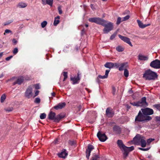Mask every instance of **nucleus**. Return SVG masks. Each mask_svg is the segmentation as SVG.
<instances>
[{"instance_id":"obj_47","label":"nucleus","mask_w":160,"mask_h":160,"mask_svg":"<svg viewBox=\"0 0 160 160\" xmlns=\"http://www.w3.org/2000/svg\"><path fill=\"white\" fill-rule=\"evenodd\" d=\"M58 11L59 13L61 14L62 13V10L61 7L59 6L58 7Z\"/></svg>"},{"instance_id":"obj_52","label":"nucleus","mask_w":160,"mask_h":160,"mask_svg":"<svg viewBox=\"0 0 160 160\" xmlns=\"http://www.w3.org/2000/svg\"><path fill=\"white\" fill-rule=\"evenodd\" d=\"M129 152L131 151L134 149V147L133 146H132L130 147H128Z\"/></svg>"},{"instance_id":"obj_56","label":"nucleus","mask_w":160,"mask_h":160,"mask_svg":"<svg viewBox=\"0 0 160 160\" xmlns=\"http://www.w3.org/2000/svg\"><path fill=\"white\" fill-rule=\"evenodd\" d=\"M13 57V56H11L9 57H8L7 58H6L5 59V60L7 61H9L11 58H12V57Z\"/></svg>"},{"instance_id":"obj_48","label":"nucleus","mask_w":160,"mask_h":160,"mask_svg":"<svg viewBox=\"0 0 160 160\" xmlns=\"http://www.w3.org/2000/svg\"><path fill=\"white\" fill-rule=\"evenodd\" d=\"M18 49L17 48H15L13 49V53L14 54H16L18 53Z\"/></svg>"},{"instance_id":"obj_14","label":"nucleus","mask_w":160,"mask_h":160,"mask_svg":"<svg viewBox=\"0 0 160 160\" xmlns=\"http://www.w3.org/2000/svg\"><path fill=\"white\" fill-rule=\"evenodd\" d=\"M24 80H29V79H26L23 77H20L18 78L17 80L13 83V85H14L16 84L20 85Z\"/></svg>"},{"instance_id":"obj_60","label":"nucleus","mask_w":160,"mask_h":160,"mask_svg":"<svg viewBox=\"0 0 160 160\" xmlns=\"http://www.w3.org/2000/svg\"><path fill=\"white\" fill-rule=\"evenodd\" d=\"M69 143L71 145H74L75 144V142L74 141H70L69 142Z\"/></svg>"},{"instance_id":"obj_51","label":"nucleus","mask_w":160,"mask_h":160,"mask_svg":"<svg viewBox=\"0 0 160 160\" xmlns=\"http://www.w3.org/2000/svg\"><path fill=\"white\" fill-rule=\"evenodd\" d=\"M116 34L115 33H114L113 34H112L110 37V39L111 40H112L116 36Z\"/></svg>"},{"instance_id":"obj_3","label":"nucleus","mask_w":160,"mask_h":160,"mask_svg":"<svg viewBox=\"0 0 160 160\" xmlns=\"http://www.w3.org/2000/svg\"><path fill=\"white\" fill-rule=\"evenodd\" d=\"M101 25L104 27L103 30V31L104 33H108L112 30L113 28L112 23L104 20H103Z\"/></svg>"},{"instance_id":"obj_33","label":"nucleus","mask_w":160,"mask_h":160,"mask_svg":"<svg viewBox=\"0 0 160 160\" xmlns=\"http://www.w3.org/2000/svg\"><path fill=\"white\" fill-rule=\"evenodd\" d=\"M6 98V95L4 94H3L2 95V96L1 97V99H0L1 102L2 103L3 102H4V101H5V100Z\"/></svg>"},{"instance_id":"obj_42","label":"nucleus","mask_w":160,"mask_h":160,"mask_svg":"<svg viewBox=\"0 0 160 160\" xmlns=\"http://www.w3.org/2000/svg\"><path fill=\"white\" fill-rule=\"evenodd\" d=\"M154 140V139L151 138L148 139L147 140V143L148 144H149L152 142Z\"/></svg>"},{"instance_id":"obj_35","label":"nucleus","mask_w":160,"mask_h":160,"mask_svg":"<svg viewBox=\"0 0 160 160\" xmlns=\"http://www.w3.org/2000/svg\"><path fill=\"white\" fill-rule=\"evenodd\" d=\"M47 22L46 21H45L42 22L41 24V25L42 28H44L47 25Z\"/></svg>"},{"instance_id":"obj_55","label":"nucleus","mask_w":160,"mask_h":160,"mask_svg":"<svg viewBox=\"0 0 160 160\" xmlns=\"http://www.w3.org/2000/svg\"><path fill=\"white\" fill-rule=\"evenodd\" d=\"M40 102V99L39 98H36L35 101V102L36 103H38Z\"/></svg>"},{"instance_id":"obj_57","label":"nucleus","mask_w":160,"mask_h":160,"mask_svg":"<svg viewBox=\"0 0 160 160\" xmlns=\"http://www.w3.org/2000/svg\"><path fill=\"white\" fill-rule=\"evenodd\" d=\"M90 7L92 10H94L95 9V8L94 5L93 4H91L90 5Z\"/></svg>"},{"instance_id":"obj_30","label":"nucleus","mask_w":160,"mask_h":160,"mask_svg":"<svg viewBox=\"0 0 160 160\" xmlns=\"http://www.w3.org/2000/svg\"><path fill=\"white\" fill-rule=\"evenodd\" d=\"M116 50L118 52H122L123 51L124 48L121 46H119L116 48Z\"/></svg>"},{"instance_id":"obj_46","label":"nucleus","mask_w":160,"mask_h":160,"mask_svg":"<svg viewBox=\"0 0 160 160\" xmlns=\"http://www.w3.org/2000/svg\"><path fill=\"white\" fill-rule=\"evenodd\" d=\"M13 109L12 108H5V110L7 111L10 112L12 111Z\"/></svg>"},{"instance_id":"obj_11","label":"nucleus","mask_w":160,"mask_h":160,"mask_svg":"<svg viewBox=\"0 0 160 160\" xmlns=\"http://www.w3.org/2000/svg\"><path fill=\"white\" fill-rule=\"evenodd\" d=\"M94 149V147L91 144L88 145L86 152V157L88 159H89L91 152Z\"/></svg>"},{"instance_id":"obj_10","label":"nucleus","mask_w":160,"mask_h":160,"mask_svg":"<svg viewBox=\"0 0 160 160\" xmlns=\"http://www.w3.org/2000/svg\"><path fill=\"white\" fill-rule=\"evenodd\" d=\"M97 136L99 140L101 142H104L107 139V137L105 134L102 133L100 132H99L98 133Z\"/></svg>"},{"instance_id":"obj_32","label":"nucleus","mask_w":160,"mask_h":160,"mask_svg":"<svg viewBox=\"0 0 160 160\" xmlns=\"http://www.w3.org/2000/svg\"><path fill=\"white\" fill-rule=\"evenodd\" d=\"M107 77L105 76V75L103 76H101V75H99L98 77H97V82H99V78H101V79H105L107 78Z\"/></svg>"},{"instance_id":"obj_24","label":"nucleus","mask_w":160,"mask_h":160,"mask_svg":"<svg viewBox=\"0 0 160 160\" xmlns=\"http://www.w3.org/2000/svg\"><path fill=\"white\" fill-rule=\"evenodd\" d=\"M104 66L105 68L109 69L112 68L113 67V63L112 62H107Z\"/></svg>"},{"instance_id":"obj_1","label":"nucleus","mask_w":160,"mask_h":160,"mask_svg":"<svg viewBox=\"0 0 160 160\" xmlns=\"http://www.w3.org/2000/svg\"><path fill=\"white\" fill-rule=\"evenodd\" d=\"M143 77L146 80H155L158 77L157 73L149 69L146 70L143 74Z\"/></svg>"},{"instance_id":"obj_12","label":"nucleus","mask_w":160,"mask_h":160,"mask_svg":"<svg viewBox=\"0 0 160 160\" xmlns=\"http://www.w3.org/2000/svg\"><path fill=\"white\" fill-rule=\"evenodd\" d=\"M143 138L144 137L138 134L134 138L133 140L135 144L139 145L141 141V140H142Z\"/></svg>"},{"instance_id":"obj_31","label":"nucleus","mask_w":160,"mask_h":160,"mask_svg":"<svg viewBox=\"0 0 160 160\" xmlns=\"http://www.w3.org/2000/svg\"><path fill=\"white\" fill-rule=\"evenodd\" d=\"M141 143V146L142 147H146V141L144 139V137L143 138L142 140H141V141L140 142Z\"/></svg>"},{"instance_id":"obj_62","label":"nucleus","mask_w":160,"mask_h":160,"mask_svg":"<svg viewBox=\"0 0 160 160\" xmlns=\"http://www.w3.org/2000/svg\"><path fill=\"white\" fill-rule=\"evenodd\" d=\"M51 94L52 96L54 97L55 95V93L54 92H52L51 93Z\"/></svg>"},{"instance_id":"obj_16","label":"nucleus","mask_w":160,"mask_h":160,"mask_svg":"<svg viewBox=\"0 0 160 160\" xmlns=\"http://www.w3.org/2000/svg\"><path fill=\"white\" fill-rule=\"evenodd\" d=\"M66 105L65 102H61L59 103L57 105L54 107V108L56 110L61 109L65 107Z\"/></svg>"},{"instance_id":"obj_36","label":"nucleus","mask_w":160,"mask_h":160,"mask_svg":"<svg viewBox=\"0 0 160 160\" xmlns=\"http://www.w3.org/2000/svg\"><path fill=\"white\" fill-rule=\"evenodd\" d=\"M124 76L126 77H127L128 76V72L126 69H125L124 70Z\"/></svg>"},{"instance_id":"obj_23","label":"nucleus","mask_w":160,"mask_h":160,"mask_svg":"<svg viewBox=\"0 0 160 160\" xmlns=\"http://www.w3.org/2000/svg\"><path fill=\"white\" fill-rule=\"evenodd\" d=\"M113 131L117 134H119L121 132V130L119 127L115 126L113 128Z\"/></svg>"},{"instance_id":"obj_18","label":"nucleus","mask_w":160,"mask_h":160,"mask_svg":"<svg viewBox=\"0 0 160 160\" xmlns=\"http://www.w3.org/2000/svg\"><path fill=\"white\" fill-rule=\"evenodd\" d=\"M127 66V62L123 63L120 64L118 69L120 71H122L123 70H124L125 69H126Z\"/></svg>"},{"instance_id":"obj_37","label":"nucleus","mask_w":160,"mask_h":160,"mask_svg":"<svg viewBox=\"0 0 160 160\" xmlns=\"http://www.w3.org/2000/svg\"><path fill=\"white\" fill-rule=\"evenodd\" d=\"M13 20H9L4 23V25L6 26L7 25H8L12 23L13 22Z\"/></svg>"},{"instance_id":"obj_6","label":"nucleus","mask_w":160,"mask_h":160,"mask_svg":"<svg viewBox=\"0 0 160 160\" xmlns=\"http://www.w3.org/2000/svg\"><path fill=\"white\" fill-rule=\"evenodd\" d=\"M143 114L146 116H148V115H151L153 114V110L149 108H146L145 109H142Z\"/></svg>"},{"instance_id":"obj_53","label":"nucleus","mask_w":160,"mask_h":160,"mask_svg":"<svg viewBox=\"0 0 160 160\" xmlns=\"http://www.w3.org/2000/svg\"><path fill=\"white\" fill-rule=\"evenodd\" d=\"M110 71V70H107L105 71V76L107 78L108 76V73Z\"/></svg>"},{"instance_id":"obj_22","label":"nucleus","mask_w":160,"mask_h":160,"mask_svg":"<svg viewBox=\"0 0 160 160\" xmlns=\"http://www.w3.org/2000/svg\"><path fill=\"white\" fill-rule=\"evenodd\" d=\"M138 59L141 61H146L148 59L147 56L140 54L138 56Z\"/></svg>"},{"instance_id":"obj_28","label":"nucleus","mask_w":160,"mask_h":160,"mask_svg":"<svg viewBox=\"0 0 160 160\" xmlns=\"http://www.w3.org/2000/svg\"><path fill=\"white\" fill-rule=\"evenodd\" d=\"M27 6V4L26 3L22 2H19L18 5V7L21 8H24Z\"/></svg>"},{"instance_id":"obj_59","label":"nucleus","mask_w":160,"mask_h":160,"mask_svg":"<svg viewBox=\"0 0 160 160\" xmlns=\"http://www.w3.org/2000/svg\"><path fill=\"white\" fill-rule=\"evenodd\" d=\"M156 120L158 121H160V117L157 116L155 117Z\"/></svg>"},{"instance_id":"obj_45","label":"nucleus","mask_w":160,"mask_h":160,"mask_svg":"<svg viewBox=\"0 0 160 160\" xmlns=\"http://www.w3.org/2000/svg\"><path fill=\"white\" fill-rule=\"evenodd\" d=\"M153 106L158 110L160 109V104H156L154 105Z\"/></svg>"},{"instance_id":"obj_4","label":"nucleus","mask_w":160,"mask_h":160,"mask_svg":"<svg viewBox=\"0 0 160 160\" xmlns=\"http://www.w3.org/2000/svg\"><path fill=\"white\" fill-rule=\"evenodd\" d=\"M146 98L144 97H142L140 101L136 102H131L130 104L133 106L137 107H146L148 105V103L146 101Z\"/></svg>"},{"instance_id":"obj_20","label":"nucleus","mask_w":160,"mask_h":160,"mask_svg":"<svg viewBox=\"0 0 160 160\" xmlns=\"http://www.w3.org/2000/svg\"><path fill=\"white\" fill-rule=\"evenodd\" d=\"M42 1L44 5L47 4L51 7L52 6L53 0H46L45 1V0H42Z\"/></svg>"},{"instance_id":"obj_7","label":"nucleus","mask_w":160,"mask_h":160,"mask_svg":"<svg viewBox=\"0 0 160 160\" xmlns=\"http://www.w3.org/2000/svg\"><path fill=\"white\" fill-rule=\"evenodd\" d=\"M103 20L99 18H89L88 21L91 22H94L101 25Z\"/></svg>"},{"instance_id":"obj_39","label":"nucleus","mask_w":160,"mask_h":160,"mask_svg":"<svg viewBox=\"0 0 160 160\" xmlns=\"http://www.w3.org/2000/svg\"><path fill=\"white\" fill-rule=\"evenodd\" d=\"M129 18H130L129 16L128 15L122 18V21H126V20H128V19H129Z\"/></svg>"},{"instance_id":"obj_26","label":"nucleus","mask_w":160,"mask_h":160,"mask_svg":"<svg viewBox=\"0 0 160 160\" xmlns=\"http://www.w3.org/2000/svg\"><path fill=\"white\" fill-rule=\"evenodd\" d=\"M80 78L78 76L77 77H74L71 78V80L72 81L73 84H74L78 83V81L80 80Z\"/></svg>"},{"instance_id":"obj_49","label":"nucleus","mask_w":160,"mask_h":160,"mask_svg":"<svg viewBox=\"0 0 160 160\" xmlns=\"http://www.w3.org/2000/svg\"><path fill=\"white\" fill-rule=\"evenodd\" d=\"M39 91L38 90H37L36 91V92H35V95H33V98H34L37 96L39 93Z\"/></svg>"},{"instance_id":"obj_58","label":"nucleus","mask_w":160,"mask_h":160,"mask_svg":"<svg viewBox=\"0 0 160 160\" xmlns=\"http://www.w3.org/2000/svg\"><path fill=\"white\" fill-rule=\"evenodd\" d=\"M34 86L36 89H39V84L35 85Z\"/></svg>"},{"instance_id":"obj_34","label":"nucleus","mask_w":160,"mask_h":160,"mask_svg":"<svg viewBox=\"0 0 160 160\" xmlns=\"http://www.w3.org/2000/svg\"><path fill=\"white\" fill-rule=\"evenodd\" d=\"M92 160H100V157L98 155H94L92 157Z\"/></svg>"},{"instance_id":"obj_15","label":"nucleus","mask_w":160,"mask_h":160,"mask_svg":"<svg viewBox=\"0 0 160 160\" xmlns=\"http://www.w3.org/2000/svg\"><path fill=\"white\" fill-rule=\"evenodd\" d=\"M122 150H123V155L125 158H126L128 155L129 152L128 147L125 146V147H123Z\"/></svg>"},{"instance_id":"obj_54","label":"nucleus","mask_w":160,"mask_h":160,"mask_svg":"<svg viewBox=\"0 0 160 160\" xmlns=\"http://www.w3.org/2000/svg\"><path fill=\"white\" fill-rule=\"evenodd\" d=\"M116 91V89L113 86L112 87V93L113 95H115Z\"/></svg>"},{"instance_id":"obj_64","label":"nucleus","mask_w":160,"mask_h":160,"mask_svg":"<svg viewBox=\"0 0 160 160\" xmlns=\"http://www.w3.org/2000/svg\"><path fill=\"white\" fill-rule=\"evenodd\" d=\"M81 108V105H79L78 107V110H80V109Z\"/></svg>"},{"instance_id":"obj_44","label":"nucleus","mask_w":160,"mask_h":160,"mask_svg":"<svg viewBox=\"0 0 160 160\" xmlns=\"http://www.w3.org/2000/svg\"><path fill=\"white\" fill-rule=\"evenodd\" d=\"M11 33V34H12V32L11 30L9 29H7L5 30L4 34L5 35L6 33Z\"/></svg>"},{"instance_id":"obj_9","label":"nucleus","mask_w":160,"mask_h":160,"mask_svg":"<svg viewBox=\"0 0 160 160\" xmlns=\"http://www.w3.org/2000/svg\"><path fill=\"white\" fill-rule=\"evenodd\" d=\"M114 115V112L111 108H107L106 110V115L107 117L111 118Z\"/></svg>"},{"instance_id":"obj_5","label":"nucleus","mask_w":160,"mask_h":160,"mask_svg":"<svg viewBox=\"0 0 160 160\" xmlns=\"http://www.w3.org/2000/svg\"><path fill=\"white\" fill-rule=\"evenodd\" d=\"M150 66L155 69L160 68V61L158 59H156L151 62Z\"/></svg>"},{"instance_id":"obj_2","label":"nucleus","mask_w":160,"mask_h":160,"mask_svg":"<svg viewBox=\"0 0 160 160\" xmlns=\"http://www.w3.org/2000/svg\"><path fill=\"white\" fill-rule=\"evenodd\" d=\"M152 119V118L151 116H145L142 113L141 111H140L138 115L135 117V122H146Z\"/></svg>"},{"instance_id":"obj_38","label":"nucleus","mask_w":160,"mask_h":160,"mask_svg":"<svg viewBox=\"0 0 160 160\" xmlns=\"http://www.w3.org/2000/svg\"><path fill=\"white\" fill-rule=\"evenodd\" d=\"M113 67H115L117 68H119V66H120V64L119 63H117V62H116V63H113Z\"/></svg>"},{"instance_id":"obj_27","label":"nucleus","mask_w":160,"mask_h":160,"mask_svg":"<svg viewBox=\"0 0 160 160\" xmlns=\"http://www.w3.org/2000/svg\"><path fill=\"white\" fill-rule=\"evenodd\" d=\"M60 17L59 16H58L57 17H55L54 19L53 24L54 26H57L59 23V19H60Z\"/></svg>"},{"instance_id":"obj_40","label":"nucleus","mask_w":160,"mask_h":160,"mask_svg":"<svg viewBox=\"0 0 160 160\" xmlns=\"http://www.w3.org/2000/svg\"><path fill=\"white\" fill-rule=\"evenodd\" d=\"M122 22V18H121L120 17H118L116 23L117 25H118Z\"/></svg>"},{"instance_id":"obj_50","label":"nucleus","mask_w":160,"mask_h":160,"mask_svg":"<svg viewBox=\"0 0 160 160\" xmlns=\"http://www.w3.org/2000/svg\"><path fill=\"white\" fill-rule=\"evenodd\" d=\"M138 149L143 151H147L149 149V148H139Z\"/></svg>"},{"instance_id":"obj_61","label":"nucleus","mask_w":160,"mask_h":160,"mask_svg":"<svg viewBox=\"0 0 160 160\" xmlns=\"http://www.w3.org/2000/svg\"><path fill=\"white\" fill-rule=\"evenodd\" d=\"M12 41L15 44H16L17 42V41L15 39H13Z\"/></svg>"},{"instance_id":"obj_19","label":"nucleus","mask_w":160,"mask_h":160,"mask_svg":"<svg viewBox=\"0 0 160 160\" xmlns=\"http://www.w3.org/2000/svg\"><path fill=\"white\" fill-rule=\"evenodd\" d=\"M137 21L138 24L139 26L141 28H144L150 25L149 24H143L141 21L139 20H137Z\"/></svg>"},{"instance_id":"obj_29","label":"nucleus","mask_w":160,"mask_h":160,"mask_svg":"<svg viewBox=\"0 0 160 160\" xmlns=\"http://www.w3.org/2000/svg\"><path fill=\"white\" fill-rule=\"evenodd\" d=\"M58 155L60 158H65L67 155V154L65 152H62L59 153Z\"/></svg>"},{"instance_id":"obj_63","label":"nucleus","mask_w":160,"mask_h":160,"mask_svg":"<svg viewBox=\"0 0 160 160\" xmlns=\"http://www.w3.org/2000/svg\"><path fill=\"white\" fill-rule=\"evenodd\" d=\"M3 52H0V58H1L3 55Z\"/></svg>"},{"instance_id":"obj_17","label":"nucleus","mask_w":160,"mask_h":160,"mask_svg":"<svg viewBox=\"0 0 160 160\" xmlns=\"http://www.w3.org/2000/svg\"><path fill=\"white\" fill-rule=\"evenodd\" d=\"M56 116V114L52 111H50L48 115V118L51 120H54Z\"/></svg>"},{"instance_id":"obj_13","label":"nucleus","mask_w":160,"mask_h":160,"mask_svg":"<svg viewBox=\"0 0 160 160\" xmlns=\"http://www.w3.org/2000/svg\"><path fill=\"white\" fill-rule=\"evenodd\" d=\"M119 37L122 41H124L125 42L127 43L129 45L131 46L132 47V44L131 42L130 41V39L126 37L122 36L121 35H118Z\"/></svg>"},{"instance_id":"obj_43","label":"nucleus","mask_w":160,"mask_h":160,"mask_svg":"<svg viewBox=\"0 0 160 160\" xmlns=\"http://www.w3.org/2000/svg\"><path fill=\"white\" fill-rule=\"evenodd\" d=\"M46 115L45 113H42L41 114V119H44L46 117Z\"/></svg>"},{"instance_id":"obj_25","label":"nucleus","mask_w":160,"mask_h":160,"mask_svg":"<svg viewBox=\"0 0 160 160\" xmlns=\"http://www.w3.org/2000/svg\"><path fill=\"white\" fill-rule=\"evenodd\" d=\"M64 115L58 114L56 116H55L54 121L55 122H58L60 120L64 118Z\"/></svg>"},{"instance_id":"obj_8","label":"nucleus","mask_w":160,"mask_h":160,"mask_svg":"<svg viewBox=\"0 0 160 160\" xmlns=\"http://www.w3.org/2000/svg\"><path fill=\"white\" fill-rule=\"evenodd\" d=\"M25 96L28 98L33 97V93L32 87H29L27 88L25 92Z\"/></svg>"},{"instance_id":"obj_21","label":"nucleus","mask_w":160,"mask_h":160,"mask_svg":"<svg viewBox=\"0 0 160 160\" xmlns=\"http://www.w3.org/2000/svg\"><path fill=\"white\" fill-rule=\"evenodd\" d=\"M118 146L119 148L122 150V148L124 147L125 145L123 144L122 141L121 140H118L117 142Z\"/></svg>"},{"instance_id":"obj_41","label":"nucleus","mask_w":160,"mask_h":160,"mask_svg":"<svg viewBox=\"0 0 160 160\" xmlns=\"http://www.w3.org/2000/svg\"><path fill=\"white\" fill-rule=\"evenodd\" d=\"M63 75L64 77V78L63 81H64L67 78V72H63Z\"/></svg>"}]
</instances>
